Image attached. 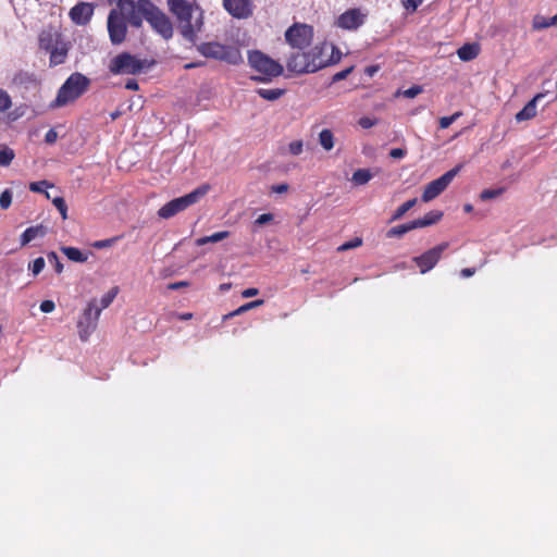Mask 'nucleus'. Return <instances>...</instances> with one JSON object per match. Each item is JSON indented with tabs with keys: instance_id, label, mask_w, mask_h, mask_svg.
Segmentation results:
<instances>
[{
	"instance_id": "1",
	"label": "nucleus",
	"mask_w": 557,
	"mask_h": 557,
	"mask_svg": "<svg viewBox=\"0 0 557 557\" xmlns=\"http://www.w3.org/2000/svg\"><path fill=\"white\" fill-rule=\"evenodd\" d=\"M170 12L176 17L181 35L195 44L197 34L203 27L202 9L187 0H168Z\"/></svg>"
},
{
	"instance_id": "2",
	"label": "nucleus",
	"mask_w": 557,
	"mask_h": 557,
	"mask_svg": "<svg viewBox=\"0 0 557 557\" xmlns=\"http://www.w3.org/2000/svg\"><path fill=\"white\" fill-rule=\"evenodd\" d=\"M329 50L334 51L335 46L323 42L315 45L309 50H298L289 55L286 61V67L294 74L314 73L335 61L333 58L325 57Z\"/></svg>"
},
{
	"instance_id": "3",
	"label": "nucleus",
	"mask_w": 557,
	"mask_h": 557,
	"mask_svg": "<svg viewBox=\"0 0 557 557\" xmlns=\"http://www.w3.org/2000/svg\"><path fill=\"white\" fill-rule=\"evenodd\" d=\"M89 85V78L82 73L75 72L71 74L59 88L57 97L49 104V108L57 109L73 103L87 91Z\"/></svg>"
},
{
	"instance_id": "4",
	"label": "nucleus",
	"mask_w": 557,
	"mask_h": 557,
	"mask_svg": "<svg viewBox=\"0 0 557 557\" xmlns=\"http://www.w3.org/2000/svg\"><path fill=\"white\" fill-rule=\"evenodd\" d=\"M248 63L250 67L258 72L259 76H252L256 82H270L274 77L283 74V65L270 58L260 50H251L248 52Z\"/></svg>"
},
{
	"instance_id": "5",
	"label": "nucleus",
	"mask_w": 557,
	"mask_h": 557,
	"mask_svg": "<svg viewBox=\"0 0 557 557\" xmlns=\"http://www.w3.org/2000/svg\"><path fill=\"white\" fill-rule=\"evenodd\" d=\"M197 51L208 59L237 65L243 62L239 48L233 45H223L218 41L201 42L197 46Z\"/></svg>"
},
{
	"instance_id": "6",
	"label": "nucleus",
	"mask_w": 557,
	"mask_h": 557,
	"mask_svg": "<svg viewBox=\"0 0 557 557\" xmlns=\"http://www.w3.org/2000/svg\"><path fill=\"white\" fill-rule=\"evenodd\" d=\"M208 191L209 186L201 185L191 193L166 202L159 209L158 215L162 219H170L191 205L198 202Z\"/></svg>"
},
{
	"instance_id": "7",
	"label": "nucleus",
	"mask_w": 557,
	"mask_h": 557,
	"mask_svg": "<svg viewBox=\"0 0 557 557\" xmlns=\"http://www.w3.org/2000/svg\"><path fill=\"white\" fill-rule=\"evenodd\" d=\"M149 67L147 60H141L128 52H122L115 55L109 65L110 72L113 74H139Z\"/></svg>"
},
{
	"instance_id": "8",
	"label": "nucleus",
	"mask_w": 557,
	"mask_h": 557,
	"mask_svg": "<svg viewBox=\"0 0 557 557\" xmlns=\"http://www.w3.org/2000/svg\"><path fill=\"white\" fill-rule=\"evenodd\" d=\"M102 308H98L97 299H91L77 320L78 336L83 342H87L90 335L97 329L98 320Z\"/></svg>"
},
{
	"instance_id": "9",
	"label": "nucleus",
	"mask_w": 557,
	"mask_h": 557,
	"mask_svg": "<svg viewBox=\"0 0 557 557\" xmlns=\"http://www.w3.org/2000/svg\"><path fill=\"white\" fill-rule=\"evenodd\" d=\"M141 7L147 13V22L150 26L164 39H170L173 36V25L170 18L152 2H145Z\"/></svg>"
},
{
	"instance_id": "10",
	"label": "nucleus",
	"mask_w": 557,
	"mask_h": 557,
	"mask_svg": "<svg viewBox=\"0 0 557 557\" xmlns=\"http://www.w3.org/2000/svg\"><path fill=\"white\" fill-rule=\"evenodd\" d=\"M313 27L307 24L295 23L285 32L286 42L294 49H308L313 40Z\"/></svg>"
},
{
	"instance_id": "11",
	"label": "nucleus",
	"mask_w": 557,
	"mask_h": 557,
	"mask_svg": "<svg viewBox=\"0 0 557 557\" xmlns=\"http://www.w3.org/2000/svg\"><path fill=\"white\" fill-rule=\"evenodd\" d=\"M107 28L112 45L117 46L124 42L127 35V23L123 12L112 9L108 15Z\"/></svg>"
},
{
	"instance_id": "12",
	"label": "nucleus",
	"mask_w": 557,
	"mask_h": 557,
	"mask_svg": "<svg viewBox=\"0 0 557 557\" xmlns=\"http://www.w3.org/2000/svg\"><path fill=\"white\" fill-rule=\"evenodd\" d=\"M151 2L150 0H117V11L123 12L126 23L133 27L139 28L143 25V20L147 21V13L143 10L141 4Z\"/></svg>"
},
{
	"instance_id": "13",
	"label": "nucleus",
	"mask_w": 557,
	"mask_h": 557,
	"mask_svg": "<svg viewBox=\"0 0 557 557\" xmlns=\"http://www.w3.org/2000/svg\"><path fill=\"white\" fill-rule=\"evenodd\" d=\"M448 246L449 244L447 242H444L430 248L422 255L413 257L412 261L418 267L420 273L425 274L432 269H434L442 259L443 253L448 248Z\"/></svg>"
},
{
	"instance_id": "14",
	"label": "nucleus",
	"mask_w": 557,
	"mask_h": 557,
	"mask_svg": "<svg viewBox=\"0 0 557 557\" xmlns=\"http://www.w3.org/2000/svg\"><path fill=\"white\" fill-rule=\"evenodd\" d=\"M460 171V165L453 168L444 173L441 177L430 182L422 193L421 199L423 202H429L440 196L451 183L454 177Z\"/></svg>"
},
{
	"instance_id": "15",
	"label": "nucleus",
	"mask_w": 557,
	"mask_h": 557,
	"mask_svg": "<svg viewBox=\"0 0 557 557\" xmlns=\"http://www.w3.org/2000/svg\"><path fill=\"white\" fill-rule=\"evenodd\" d=\"M367 15L361 9L354 8L342 13L335 22V25L345 30H356L366 22Z\"/></svg>"
},
{
	"instance_id": "16",
	"label": "nucleus",
	"mask_w": 557,
	"mask_h": 557,
	"mask_svg": "<svg viewBox=\"0 0 557 557\" xmlns=\"http://www.w3.org/2000/svg\"><path fill=\"white\" fill-rule=\"evenodd\" d=\"M224 9L236 18H247L252 15L250 0H223Z\"/></svg>"
},
{
	"instance_id": "17",
	"label": "nucleus",
	"mask_w": 557,
	"mask_h": 557,
	"mask_svg": "<svg viewBox=\"0 0 557 557\" xmlns=\"http://www.w3.org/2000/svg\"><path fill=\"white\" fill-rule=\"evenodd\" d=\"M95 7L88 2H78L69 13L71 21L76 25H86L94 15Z\"/></svg>"
},
{
	"instance_id": "18",
	"label": "nucleus",
	"mask_w": 557,
	"mask_h": 557,
	"mask_svg": "<svg viewBox=\"0 0 557 557\" xmlns=\"http://www.w3.org/2000/svg\"><path fill=\"white\" fill-rule=\"evenodd\" d=\"M63 40L62 34L55 29H42L38 37V45L41 50L49 52Z\"/></svg>"
},
{
	"instance_id": "19",
	"label": "nucleus",
	"mask_w": 557,
	"mask_h": 557,
	"mask_svg": "<svg viewBox=\"0 0 557 557\" xmlns=\"http://www.w3.org/2000/svg\"><path fill=\"white\" fill-rule=\"evenodd\" d=\"M69 50H70V44L63 39L61 41V44H58L54 48H52L48 52L50 54L49 65L51 67H54L60 64H63L67 58Z\"/></svg>"
},
{
	"instance_id": "20",
	"label": "nucleus",
	"mask_w": 557,
	"mask_h": 557,
	"mask_svg": "<svg viewBox=\"0 0 557 557\" xmlns=\"http://www.w3.org/2000/svg\"><path fill=\"white\" fill-rule=\"evenodd\" d=\"M544 94H537L534 96L517 114L516 121L522 122L527 120H531L536 115V102L544 98Z\"/></svg>"
},
{
	"instance_id": "21",
	"label": "nucleus",
	"mask_w": 557,
	"mask_h": 557,
	"mask_svg": "<svg viewBox=\"0 0 557 557\" xmlns=\"http://www.w3.org/2000/svg\"><path fill=\"white\" fill-rule=\"evenodd\" d=\"M12 83L15 86L24 87L26 89L36 86L38 84V79L35 73L27 71H18L14 74L12 78Z\"/></svg>"
},
{
	"instance_id": "22",
	"label": "nucleus",
	"mask_w": 557,
	"mask_h": 557,
	"mask_svg": "<svg viewBox=\"0 0 557 557\" xmlns=\"http://www.w3.org/2000/svg\"><path fill=\"white\" fill-rule=\"evenodd\" d=\"M47 230L44 225H36L26 228L20 237L21 246L24 247L37 237H44Z\"/></svg>"
},
{
	"instance_id": "23",
	"label": "nucleus",
	"mask_w": 557,
	"mask_h": 557,
	"mask_svg": "<svg viewBox=\"0 0 557 557\" xmlns=\"http://www.w3.org/2000/svg\"><path fill=\"white\" fill-rule=\"evenodd\" d=\"M443 218V212L433 210L428 212L423 218L413 220L416 228L426 227L436 224Z\"/></svg>"
},
{
	"instance_id": "24",
	"label": "nucleus",
	"mask_w": 557,
	"mask_h": 557,
	"mask_svg": "<svg viewBox=\"0 0 557 557\" xmlns=\"http://www.w3.org/2000/svg\"><path fill=\"white\" fill-rule=\"evenodd\" d=\"M480 48L475 44H466L460 47L457 54L461 61H471L479 54Z\"/></svg>"
},
{
	"instance_id": "25",
	"label": "nucleus",
	"mask_w": 557,
	"mask_h": 557,
	"mask_svg": "<svg viewBox=\"0 0 557 557\" xmlns=\"http://www.w3.org/2000/svg\"><path fill=\"white\" fill-rule=\"evenodd\" d=\"M319 144L325 151H330L335 146V137L333 132L330 128H323L319 133Z\"/></svg>"
},
{
	"instance_id": "26",
	"label": "nucleus",
	"mask_w": 557,
	"mask_h": 557,
	"mask_svg": "<svg viewBox=\"0 0 557 557\" xmlns=\"http://www.w3.org/2000/svg\"><path fill=\"white\" fill-rule=\"evenodd\" d=\"M412 230H416V225H414L413 221H410L408 223L400 224V225L389 228L386 232V237L387 238L401 237L403 235H405L406 233H408Z\"/></svg>"
},
{
	"instance_id": "27",
	"label": "nucleus",
	"mask_w": 557,
	"mask_h": 557,
	"mask_svg": "<svg viewBox=\"0 0 557 557\" xmlns=\"http://www.w3.org/2000/svg\"><path fill=\"white\" fill-rule=\"evenodd\" d=\"M285 92H286V89H282V88H272V89L259 88V89H257V94L262 99L268 100V101L277 100L282 96H284Z\"/></svg>"
},
{
	"instance_id": "28",
	"label": "nucleus",
	"mask_w": 557,
	"mask_h": 557,
	"mask_svg": "<svg viewBox=\"0 0 557 557\" xmlns=\"http://www.w3.org/2000/svg\"><path fill=\"white\" fill-rule=\"evenodd\" d=\"M61 251L71 261L81 262V263L87 261V256L84 255L78 248H75V247H62Z\"/></svg>"
},
{
	"instance_id": "29",
	"label": "nucleus",
	"mask_w": 557,
	"mask_h": 557,
	"mask_svg": "<svg viewBox=\"0 0 557 557\" xmlns=\"http://www.w3.org/2000/svg\"><path fill=\"white\" fill-rule=\"evenodd\" d=\"M228 236H230L228 231L216 232V233L211 234L210 236H203V237L198 238L196 240V245L203 246L208 243H218V242H221V240L227 238Z\"/></svg>"
},
{
	"instance_id": "30",
	"label": "nucleus",
	"mask_w": 557,
	"mask_h": 557,
	"mask_svg": "<svg viewBox=\"0 0 557 557\" xmlns=\"http://www.w3.org/2000/svg\"><path fill=\"white\" fill-rule=\"evenodd\" d=\"M417 201V198H412L399 206L393 213L391 222L400 220L406 214V212L416 206Z\"/></svg>"
},
{
	"instance_id": "31",
	"label": "nucleus",
	"mask_w": 557,
	"mask_h": 557,
	"mask_svg": "<svg viewBox=\"0 0 557 557\" xmlns=\"http://www.w3.org/2000/svg\"><path fill=\"white\" fill-rule=\"evenodd\" d=\"M372 178V173L368 169H358L352 173L351 182L355 185H364Z\"/></svg>"
},
{
	"instance_id": "32",
	"label": "nucleus",
	"mask_w": 557,
	"mask_h": 557,
	"mask_svg": "<svg viewBox=\"0 0 557 557\" xmlns=\"http://www.w3.org/2000/svg\"><path fill=\"white\" fill-rule=\"evenodd\" d=\"M117 293H119V287L117 286L112 287L107 294H104L101 297L100 306H98V308H102V310L108 308L113 302Z\"/></svg>"
},
{
	"instance_id": "33",
	"label": "nucleus",
	"mask_w": 557,
	"mask_h": 557,
	"mask_svg": "<svg viewBox=\"0 0 557 557\" xmlns=\"http://www.w3.org/2000/svg\"><path fill=\"white\" fill-rule=\"evenodd\" d=\"M263 304H264L263 299H256V300L249 301L247 304L242 305L237 309H235V313H237V315L243 314L251 309L262 306Z\"/></svg>"
},
{
	"instance_id": "34",
	"label": "nucleus",
	"mask_w": 557,
	"mask_h": 557,
	"mask_svg": "<svg viewBox=\"0 0 557 557\" xmlns=\"http://www.w3.org/2000/svg\"><path fill=\"white\" fill-rule=\"evenodd\" d=\"M14 156V151L10 148L0 149V166L10 165Z\"/></svg>"
},
{
	"instance_id": "35",
	"label": "nucleus",
	"mask_w": 557,
	"mask_h": 557,
	"mask_svg": "<svg viewBox=\"0 0 557 557\" xmlns=\"http://www.w3.org/2000/svg\"><path fill=\"white\" fill-rule=\"evenodd\" d=\"M505 191L504 188H495V189H484L481 191L480 194V199L483 200V201H486V200H490V199H494V198H497L499 197L500 195H503Z\"/></svg>"
},
{
	"instance_id": "36",
	"label": "nucleus",
	"mask_w": 557,
	"mask_h": 557,
	"mask_svg": "<svg viewBox=\"0 0 557 557\" xmlns=\"http://www.w3.org/2000/svg\"><path fill=\"white\" fill-rule=\"evenodd\" d=\"M53 206L58 209L63 220L67 219V206L63 197L52 199Z\"/></svg>"
},
{
	"instance_id": "37",
	"label": "nucleus",
	"mask_w": 557,
	"mask_h": 557,
	"mask_svg": "<svg viewBox=\"0 0 557 557\" xmlns=\"http://www.w3.org/2000/svg\"><path fill=\"white\" fill-rule=\"evenodd\" d=\"M12 107L10 95L0 88V113L8 111Z\"/></svg>"
},
{
	"instance_id": "38",
	"label": "nucleus",
	"mask_w": 557,
	"mask_h": 557,
	"mask_svg": "<svg viewBox=\"0 0 557 557\" xmlns=\"http://www.w3.org/2000/svg\"><path fill=\"white\" fill-rule=\"evenodd\" d=\"M362 245V238L361 237H355L344 244H342L337 251H347L357 247H360Z\"/></svg>"
},
{
	"instance_id": "39",
	"label": "nucleus",
	"mask_w": 557,
	"mask_h": 557,
	"mask_svg": "<svg viewBox=\"0 0 557 557\" xmlns=\"http://www.w3.org/2000/svg\"><path fill=\"white\" fill-rule=\"evenodd\" d=\"M461 112H455L449 116H443L440 119V128L445 129L449 127L459 116H461Z\"/></svg>"
},
{
	"instance_id": "40",
	"label": "nucleus",
	"mask_w": 557,
	"mask_h": 557,
	"mask_svg": "<svg viewBox=\"0 0 557 557\" xmlns=\"http://www.w3.org/2000/svg\"><path fill=\"white\" fill-rule=\"evenodd\" d=\"M12 203V191L10 189H5L0 195V208L7 210L10 208Z\"/></svg>"
},
{
	"instance_id": "41",
	"label": "nucleus",
	"mask_w": 557,
	"mask_h": 557,
	"mask_svg": "<svg viewBox=\"0 0 557 557\" xmlns=\"http://www.w3.org/2000/svg\"><path fill=\"white\" fill-rule=\"evenodd\" d=\"M45 187H53L48 181H38L29 184V189L34 193H42Z\"/></svg>"
},
{
	"instance_id": "42",
	"label": "nucleus",
	"mask_w": 557,
	"mask_h": 557,
	"mask_svg": "<svg viewBox=\"0 0 557 557\" xmlns=\"http://www.w3.org/2000/svg\"><path fill=\"white\" fill-rule=\"evenodd\" d=\"M45 268V259L42 257L36 258L29 265L34 275H38Z\"/></svg>"
},
{
	"instance_id": "43",
	"label": "nucleus",
	"mask_w": 557,
	"mask_h": 557,
	"mask_svg": "<svg viewBox=\"0 0 557 557\" xmlns=\"http://www.w3.org/2000/svg\"><path fill=\"white\" fill-rule=\"evenodd\" d=\"M553 25H557V14L548 18V23H540V18L533 20V28L543 29Z\"/></svg>"
},
{
	"instance_id": "44",
	"label": "nucleus",
	"mask_w": 557,
	"mask_h": 557,
	"mask_svg": "<svg viewBox=\"0 0 557 557\" xmlns=\"http://www.w3.org/2000/svg\"><path fill=\"white\" fill-rule=\"evenodd\" d=\"M288 151L293 156H299L300 153H302V151H304V143H302V140H294V141L289 143Z\"/></svg>"
},
{
	"instance_id": "45",
	"label": "nucleus",
	"mask_w": 557,
	"mask_h": 557,
	"mask_svg": "<svg viewBox=\"0 0 557 557\" xmlns=\"http://www.w3.org/2000/svg\"><path fill=\"white\" fill-rule=\"evenodd\" d=\"M423 91V88L420 86V85H413L411 86L410 88L404 90L401 92V95L405 97V98H414L417 97L418 95H420L421 92Z\"/></svg>"
},
{
	"instance_id": "46",
	"label": "nucleus",
	"mask_w": 557,
	"mask_h": 557,
	"mask_svg": "<svg viewBox=\"0 0 557 557\" xmlns=\"http://www.w3.org/2000/svg\"><path fill=\"white\" fill-rule=\"evenodd\" d=\"M48 261L54 264V269L57 273H61L63 271V264L59 260L58 255L54 251L48 253Z\"/></svg>"
},
{
	"instance_id": "47",
	"label": "nucleus",
	"mask_w": 557,
	"mask_h": 557,
	"mask_svg": "<svg viewBox=\"0 0 557 557\" xmlns=\"http://www.w3.org/2000/svg\"><path fill=\"white\" fill-rule=\"evenodd\" d=\"M119 238L120 237L115 236V237H112V238L97 240V242H95L92 244V247H95L97 249L108 248V247H111Z\"/></svg>"
},
{
	"instance_id": "48",
	"label": "nucleus",
	"mask_w": 557,
	"mask_h": 557,
	"mask_svg": "<svg viewBox=\"0 0 557 557\" xmlns=\"http://www.w3.org/2000/svg\"><path fill=\"white\" fill-rule=\"evenodd\" d=\"M354 70V66H349L343 71L337 72L333 75V82H339L345 79Z\"/></svg>"
},
{
	"instance_id": "49",
	"label": "nucleus",
	"mask_w": 557,
	"mask_h": 557,
	"mask_svg": "<svg viewBox=\"0 0 557 557\" xmlns=\"http://www.w3.org/2000/svg\"><path fill=\"white\" fill-rule=\"evenodd\" d=\"M358 123L362 128L367 129V128L374 126L376 124V121L369 116H362L359 119Z\"/></svg>"
},
{
	"instance_id": "50",
	"label": "nucleus",
	"mask_w": 557,
	"mask_h": 557,
	"mask_svg": "<svg viewBox=\"0 0 557 557\" xmlns=\"http://www.w3.org/2000/svg\"><path fill=\"white\" fill-rule=\"evenodd\" d=\"M272 220H273V214L272 213H263V214H260L256 219L255 224L263 225V224H267V223L271 222Z\"/></svg>"
},
{
	"instance_id": "51",
	"label": "nucleus",
	"mask_w": 557,
	"mask_h": 557,
	"mask_svg": "<svg viewBox=\"0 0 557 557\" xmlns=\"http://www.w3.org/2000/svg\"><path fill=\"white\" fill-rule=\"evenodd\" d=\"M55 308V305L52 300H44L41 304H40V310L44 312V313H49V312H52Z\"/></svg>"
},
{
	"instance_id": "52",
	"label": "nucleus",
	"mask_w": 557,
	"mask_h": 557,
	"mask_svg": "<svg viewBox=\"0 0 557 557\" xmlns=\"http://www.w3.org/2000/svg\"><path fill=\"white\" fill-rule=\"evenodd\" d=\"M407 151L405 149H401V148H393L391 151H389V157L393 158V159H401L406 156Z\"/></svg>"
},
{
	"instance_id": "53",
	"label": "nucleus",
	"mask_w": 557,
	"mask_h": 557,
	"mask_svg": "<svg viewBox=\"0 0 557 557\" xmlns=\"http://www.w3.org/2000/svg\"><path fill=\"white\" fill-rule=\"evenodd\" d=\"M58 138V134L54 129H49L45 135V141L47 144H53Z\"/></svg>"
},
{
	"instance_id": "54",
	"label": "nucleus",
	"mask_w": 557,
	"mask_h": 557,
	"mask_svg": "<svg viewBox=\"0 0 557 557\" xmlns=\"http://www.w3.org/2000/svg\"><path fill=\"white\" fill-rule=\"evenodd\" d=\"M423 0H405V7L408 10L416 11Z\"/></svg>"
},
{
	"instance_id": "55",
	"label": "nucleus",
	"mask_w": 557,
	"mask_h": 557,
	"mask_svg": "<svg viewBox=\"0 0 557 557\" xmlns=\"http://www.w3.org/2000/svg\"><path fill=\"white\" fill-rule=\"evenodd\" d=\"M259 294V289L255 287L246 288L242 292V297L244 298H250L255 297Z\"/></svg>"
},
{
	"instance_id": "56",
	"label": "nucleus",
	"mask_w": 557,
	"mask_h": 557,
	"mask_svg": "<svg viewBox=\"0 0 557 557\" xmlns=\"http://www.w3.org/2000/svg\"><path fill=\"white\" fill-rule=\"evenodd\" d=\"M188 285H189V283L187 281H180V282H174V283L169 284L168 288L175 290V289H180L183 287H187Z\"/></svg>"
},
{
	"instance_id": "57",
	"label": "nucleus",
	"mask_w": 557,
	"mask_h": 557,
	"mask_svg": "<svg viewBox=\"0 0 557 557\" xmlns=\"http://www.w3.org/2000/svg\"><path fill=\"white\" fill-rule=\"evenodd\" d=\"M325 57L326 58H333L334 60V63L338 62L339 59H341V51L335 47V50L332 51V50H329L326 53H325ZM333 64V62L331 63Z\"/></svg>"
},
{
	"instance_id": "58",
	"label": "nucleus",
	"mask_w": 557,
	"mask_h": 557,
	"mask_svg": "<svg viewBox=\"0 0 557 557\" xmlns=\"http://www.w3.org/2000/svg\"><path fill=\"white\" fill-rule=\"evenodd\" d=\"M287 189H288L287 184H278V185H274L272 187V190L277 194H283V193L287 191Z\"/></svg>"
},
{
	"instance_id": "59",
	"label": "nucleus",
	"mask_w": 557,
	"mask_h": 557,
	"mask_svg": "<svg viewBox=\"0 0 557 557\" xmlns=\"http://www.w3.org/2000/svg\"><path fill=\"white\" fill-rule=\"evenodd\" d=\"M475 273V269L474 268H465L460 271V275L462 277H470L472 276L473 274Z\"/></svg>"
},
{
	"instance_id": "60",
	"label": "nucleus",
	"mask_w": 557,
	"mask_h": 557,
	"mask_svg": "<svg viewBox=\"0 0 557 557\" xmlns=\"http://www.w3.org/2000/svg\"><path fill=\"white\" fill-rule=\"evenodd\" d=\"M125 88L129 90H137L139 87L135 79H128L125 84Z\"/></svg>"
},
{
	"instance_id": "61",
	"label": "nucleus",
	"mask_w": 557,
	"mask_h": 557,
	"mask_svg": "<svg viewBox=\"0 0 557 557\" xmlns=\"http://www.w3.org/2000/svg\"><path fill=\"white\" fill-rule=\"evenodd\" d=\"M202 65H205V62H202V61H199V62H190V63H186V64L184 65V69H185V70H191V69L200 67V66H202Z\"/></svg>"
},
{
	"instance_id": "62",
	"label": "nucleus",
	"mask_w": 557,
	"mask_h": 557,
	"mask_svg": "<svg viewBox=\"0 0 557 557\" xmlns=\"http://www.w3.org/2000/svg\"><path fill=\"white\" fill-rule=\"evenodd\" d=\"M120 116H121V111H119V110H115V111L110 113V117H111L112 121H115Z\"/></svg>"
},
{
	"instance_id": "63",
	"label": "nucleus",
	"mask_w": 557,
	"mask_h": 557,
	"mask_svg": "<svg viewBox=\"0 0 557 557\" xmlns=\"http://www.w3.org/2000/svg\"><path fill=\"white\" fill-rule=\"evenodd\" d=\"M178 318H180L181 320H189V319H191V318H193V313H190V312L182 313V314H180V317H178Z\"/></svg>"
},
{
	"instance_id": "64",
	"label": "nucleus",
	"mask_w": 557,
	"mask_h": 557,
	"mask_svg": "<svg viewBox=\"0 0 557 557\" xmlns=\"http://www.w3.org/2000/svg\"><path fill=\"white\" fill-rule=\"evenodd\" d=\"M236 315H237V313H235V310H234V311H232V312H228L227 314H224V315H223V321H226V320H228V319H231V318H234V317H236Z\"/></svg>"
}]
</instances>
